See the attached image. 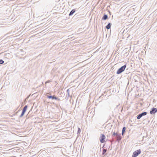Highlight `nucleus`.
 I'll use <instances>...</instances> for the list:
<instances>
[{
	"mask_svg": "<svg viewBox=\"0 0 157 157\" xmlns=\"http://www.w3.org/2000/svg\"><path fill=\"white\" fill-rule=\"evenodd\" d=\"M112 136L113 137L116 136V140L118 141H119L121 139V134H118L117 133H116L115 132L113 133Z\"/></svg>",
	"mask_w": 157,
	"mask_h": 157,
	"instance_id": "f257e3e1",
	"label": "nucleus"
},
{
	"mask_svg": "<svg viewBox=\"0 0 157 157\" xmlns=\"http://www.w3.org/2000/svg\"><path fill=\"white\" fill-rule=\"evenodd\" d=\"M126 67V65L122 66L118 70L117 72V74H121V73L124 71Z\"/></svg>",
	"mask_w": 157,
	"mask_h": 157,
	"instance_id": "f03ea898",
	"label": "nucleus"
},
{
	"mask_svg": "<svg viewBox=\"0 0 157 157\" xmlns=\"http://www.w3.org/2000/svg\"><path fill=\"white\" fill-rule=\"evenodd\" d=\"M141 152L140 149L135 151L133 152L132 157H136L139 155L140 154Z\"/></svg>",
	"mask_w": 157,
	"mask_h": 157,
	"instance_id": "7ed1b4c3",
	"label": "nucleus"
},
{
	"mask_svg": "<svg viewBox=\"0 0 157 157\" xmlns=\"http://www.w3.org/2000/svg\"><path fill=\"white\" fill-rule=\"evenodd\" d=\"M105 135L104 134H101V136L100 137V142L103 143H104L105 141Z\"/></svg>",
	"mask_w": 157,
	"mask_h": 157,
	"instance_id": "20e7f679",
	"label": "nucleus"
},
{
	"mask_svg": "<svg viewBox=\"0 0 157 157\" xmlns=\"http://www.w3.org/2000/svg\"><path fill=\"white\" fill-rule=\"evenodd\" d=\"M27 105H26L24 106L23 109L21 113L20 116V117H22L24 115L25 113V112L27 110Z\"/></svg>",
	"mask_w": 157,
	"mask_h": 157,
	"instance_id": "39448f33",
	"label": "nucleus"
},
{
	"mask_svg": "<svg viewBox=\"0 0 157 157\" xmlns=\"http://www.w3.org/2000/svg\"><path fill=\"white\" fill-rule=\"evenodd\" d=\"M147 114V113L146 112H143L138 115L137 118L138 120L140 119L143 116L146 115Z\"/></svg>",
	"mask_w": 157,
	"mask_h": 157,
	"instance_id": "423d86ee",
	"label": "nucleus"
},
{
	"mask_svg": "<svg viewBox=\"0 0 157 157\" xmlns=\"http://www.w3.org/2000/svg\"><path fill=\"white\" fill-rule=\"evenodd\" d=\"M47 97L49 99L52 98V99H55L56 100H58L59 101L60 100V99L59 98H58L55 96L54 95H53L52 96H51V95H48L47 96Z\"/></svg>",
	"mask_w": 157,
	"mask_h": 157,
	"instance_id": "0eeeda50",
	"label": "nucleus"
},
{
	"mask_svg": "<svg viewBox=\"0 0 157 157\" xmlns=\"http://www.w3.org/2000/svg\"><path fill=\"white\" fill-rule=\"evenodd\" d=\"M156 112H157V109L155 108H152L150 111V113L151 114H155Z\"/></svg>",
	"mask_w": 157,
	"mask_h": 157,
	"instance_id": "6e6552de",
	"label": "nucleus"
},
{
	"mask_svg": "<svg viewBox=\"0 0 157 157\" xmlns=\"http://www.w3.org/2000/svg\"><path fill=\"white\" fill-rule=\"evenodd\" d=\"M111 25V24L110 23H109L106 26V28L108 29H109L110 28Z\"/></svg>",
	"mask_w": 157,
	"mask_h": 157,
	"instance_id": "1a4fd4ad",
	"label": "nucleus"
},
{
	"mask_svg": "<svg viewBox=\"0 0 157 157\" xmlns=\"http://www.w3.org/2000/svg\"><path fill=\"white\" fill-rule=\"evenodd\" d=\"M75 9H73L70 13L69 16H71L75 12Z\"/></svg>",
	"mask_w": 157,
	"mask_h": 157,
	"instance_id": "9d476101",
	"label": "nucleus"
},
{
	"mask_svg": "<svg viewBox=\"0 0 157 157\" xmlns=\"http://www.w3.org/2000/svg\"><path fill=\"white\" fill-rule=\"evenodd\" d=\"M108 17L107 15L105 14L103 16L102 19L103 20H106L108 18Z\"/></svg>",
	"mask_w": 157,
	"mask_h": 157,
	"instance_id": "9b49d317",
	"label": "nucleus"
},
{
	"mask_svg": "<svg viewBox=\"0 0 157 157\" xmlns=\"http://www.w3.org/2000/svg\"><path fill=\"white\" fill-rule=\"evenodd\" d=\"M126 130V128L125 127H124L123 128L122 132V135H123L124 134Z\"/></svg>",
	"mask_w": 157,
	"mask_h": 157,
	"instance_id": "f8f14e48",
	"label": "nucleus"
},
{
	"mask_svg": "<svg viewBox=\"0 0 157 157\" xmlns=\"http://www.w3.org/2000/svg\"><path fill=\"white\" fill-rule=\"evenodd\" d=\"M106 151H107V149H103V151H102V155H105V153L106 152Z\"/></svg>",
	"mask_w": 157,
	"mask_h": 157,
	"instance_id": "ddd939ff",
	"label": "nucleus"
},
{
	"mask_svg": "<svg viewBox=\"0 0 157 157\" xmlns=\"http://www.w3.org/2000/svg\"><path fill=\"white\" fill-rule=\"evenodd\" d=\"M69 89H67V95L68 97H70V95L69 94Z\"/></svg>",
	"mask_w": 157,
	"mask_h": 157,
	"instance_id": "4468645a",
	"label": "nucleus"
},
{
	"mask_svg": "<svg viewBox=\"0 0 157 157\" xmlns=\"http://www.w3.org/2000/svg\"><path fill=\"white\" fill-rule=\"evenodd\" d=\"M4 62V61L2 59H0V64H2Z\"/></svg>",
	"mask_w": 157,
	"mask_h": 157,
	"instance_id": "2eb2a0df",
	"label": "nucleus"
},
{
	"mask_svg": "<svg viewBox=\"0 0 157 157\" xmlns=\"http://www.w3.org/2000/svg\"><path fill=\"white\" fill-rule=\"evenodd\" d=\"M81 131V129L80 128H78V130L77 134L79 133Z\"/></svg>",
	"mask_w": 157,
	"mask_h": 157,
	"instance_id": "dca6fc26",
	"label": "nucleus"
},
{
	"mask_svg": "<svg viewBox=\"0 0 157 157\" xmlns=\"http://www.w3.org/2000/svg\"><path fill=\"white\" fill-rule=\"evenodd\" d=\"M114 141V140L113 139H112V141Z\"/></svg>",
	"mask_w": 157,
	"mask_h": 157,
	"instance_id": "f3484780",
	"label": "nucleus"
}]
</instances>
